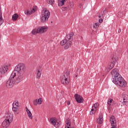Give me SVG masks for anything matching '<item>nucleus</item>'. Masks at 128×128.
Wrapping results in <instances>:
<instances>
[{
  "mask_svg": "<svg viewBox=\"0 0 128 128\" xmlns=\"http://www.w3.org/2000/svg\"><path fill=\"white\" fill-rule=\"evenodd\" d=\"M26 72V66L24 64L17 65L12 72L9 80L6 82V86L8 88H10L14 84H18L20 82H22L24 72Z\"/></svg>",
  "mask_w": 128,
  "mask_h": 128,
  "instance_id": "nucleus-1",
  "label": "nucleus"
},
{
  "mask_svg": "<svg viewBox=\"0 0 128 128\" xmlns=\"http://www.w3.org/2000/svg\"><path fill=\"white\" fill-rule=\"evenodd\" d=\"M120 71L116 69H114L111 72V74L113 78V82L121 86V88H126V82L124 80V78L120 74Z\"/></svg>",
  "mask_w": 128,
  "mask_h": 128,
  "instance_id": "nucleus-2",
  "label": "nucleus"
},
{
  "mask_svg": "<svg viewBox=\"0 0 128 128\" xmlns=\"http://www.w3.org/2000/svg\"><path fill=\"white\" fill-rule=\"evenodd\" d=\"M14 120V114L12 113H8L6 114V119L2 122V126L4 128H8L11 122Z\"/></svg>",
  "mask_w": 128,
  "mask_h": 128,
  "instance_id": "nucleus-3",
  "label": "nucleus"
},
{
  "mask_svg": "<svg viewBox=\"0 0 128 128\" xmlns=\"http://www.w3.org/2000/svg\"><path fill=\"white\" fill-rule=\"evenodd\" d=\"M50 16V12L46 8L43 9V12H42V17L40 18V20L42 22H46L48 20V18Z\"/></svg>",
  "mask_w": 128,
  "mask_h": 128,
  "instance_id": "nucleus-4",
  "label": "nucleus"
},
{
  "mask_svg": "<svg viewBox=\"0 0 128 128\" xmlns=\"http://www.w3.org/2000/svg\"><path fill=\"white\" fill-rule=\"evenodd\" d=\"M48 31V27L46 26H39L36 28L32 32V34H44Z\"/></svg>",
  "mask_w": 128,
  "mask_h": 128,
  "instance_id": "nucleus-5",
  "label": "nucleus"
},
{
  "mask_svg": "<svg viewBox=\"0 0 128 128\" xmlns=\"http://www.w3.org/2000/svg\"><path fill=\"white\" fill-rule=\"evenodd\" d=\"M60 82L62 84H70V71L66 72L65 74L60 77Z\"/></svg>",
  "mask_w": 128,
  "mask_h": 128,
  "instance_id": "nucleus-6",
  "label": "nucleus"
},
{
  "mask_svg": "<svg viewBox=\"0 0 128 128\" xmlns=\"http://www.w3.org/2000/svg\"><path fill=\"white\" fill-rule=\"evenodd\" d=\"M116 60H118V57H116L114 54H112L110 59V63L109 64L108 66L109 70H112V68H114Z\"/></svg>",
  "mask_w": 128,
  "mask_h": 128,
  "instance_id": "nucleus-7",
  "label": "nucleus"
},
{
  "mask_svg": "<svg viewBox=\"0 0 128 128\" xmlns=\"http://www.w3.org/2000/svg\"><path fill=\"white\" fill-rule=\"evenodd\" d=\"M18 108H20V106H18V101L15 100L12 104V110L16 116L20 114V112H18Z\"/></svg>",
  "mask_w": 128,
  "mask_h": 128,
  "instance_id": "nucleus-8",
  "label": "nucleus"
},
{
  "mask_svg": "<svg viewBox=\"0 0 128 128\" xmlns=\"http://www.w3.org/2000/svg\"><path fill=\"white\" fill-rule=\"evenodd\" d=\"M74 98L76 102L78 104H82L84 102V98L78 94H75Z\"/></svg>",
  "mask_w": 128,
  "mask_h": 128,
  "instance_id": "nucleus-9",
  "label": "nucleus"
},
{
  "mask_svg": "<svg viewBox=\"0 0 128 128\" xmlns=\"http://www.w3.org/2000/svg\"><path fill=\"white\" fill-rule=\"evenodd\" d=\"M36 10H38V7H36V6H34L30 11L28 10H25L24 13L27 16H30V14H32Z\"/></svg>",
  "mask_w": 128,
  "mask_h": 128,
  "instance_id": "nucleus-10",
  "label": "nucleus"
},
{
  "mask_svg": "<svg viewBox=\"0 0 128 128\" xmlns=\"http://www.w3.org/2000/svg\"><path fill=\"white\" fill-rule=\"evenodd\" d=\"M66 6H67L68 10H72V8H74V2L70 0L68 1Z\"/></svg>",
  "mask_w": 128,
  "mask_h": 128,
  "instance_id": "nucleus-11",
  "label": "nucleus"
},
{
  "mask_svg": "<svg viewBox=\"0 0 128 128\" xmlns=\"http://www.w3.org/2000/svg\"><path fill=\"white\" fill-rule=\"evenodd\" d=\"M8 66H2L0 68V72L2 74H4L8 72Z\"/></svg>",
  "mask_w": 128,
  "mask_h": 128,
  "instance_id": "nucleus-12",
  "label": "nucleus"
},
{
  "mask_svg": "<svg viewBox=\"0 0 128 128\" xmlns=\"http://www.w3.org/2000/svg\"><path fill=\"white\" fill-rule=\"evenodd\" d=\"M74 34L73 32H71L70 33V34L66 36L65 40L67 42H70V40H72V38L74 36Z\"/></svg>",
  "mask_w": 128,
  "mask_h": 128,
  "instance_id": "nucleus-13",
  "label": "nucleus"
},
{
  "mask_svg": "<svg viewBox=\"0 0 128 128\" xmlns=\"http://www.w3.org/2000/svg\"><path fill=\"white\" fill-rule=\"evenodd\" d=\"M72 41H67L65 46H64V50H68L72 46Z\"/></svg>",
  "mask_w": 128,
  "mask_h": 128,
  "instance_id": "nucleus-14",
  "label": "nucleus"
},
{
  "mask_svg": "<svg viewBox=\"0 0 128 128\" xmlns=\"http://www.w3.org/2000/svg\"><path fill=\"white\" fill-rule=\"evenodd\" d=\"M110 122L111 123V126H114V124H116V119L114 118V116H112L110 118Z\"/></svg>",
  "mask_w": 128,
  "mask_h": 128,
  "instance_id": "nucleus-15",
  "label": "nucleus"
},
{
  "mask_svg": "<svg viewBox=\"0 0 128 128\" xmlns=\"http://www.w3.org/2000/svg\"><path fill=\"white\" fill-rule=\"evenodd\" d=\"M65 128H74V127H72L70 126V120L69 118L66 120V124L65 125Z\"/></svg>",
  "mask_w": 128,
  "mask_h": 128,
  "instance_id": "nucleus-16",
  "label": "nucleus"
},
{
  "mask_svg": "<svg viewBox=\"0 0 128 128\" xmlns=\"http://www.w3.org/2000/svg\"><path fill=\"white\" fill-rule=\"evenodd\" d=\"M68 0H58V6H64V2Z\"/></svg>",
  "mask_w": 128,
  "mask_h": 128,
  "instance_id": "nucleus-17",
  "label": "nucleus"
},
{
  "mask_svg": "<svg viewBox=\"0 0 128 128\" xmlns=\"http://www.w3.org/2000/svg\"><path fill=\"white\" fill-rule=\"evenodd\" d=\"M97 122L98 124H101L104 122V118L102 116H99V118L97 120Z\"/></svg>",
  "mask_w": 128,
  "mask_h": 128,
  "instance_id": "nucleus-18",
  "label": "nucleus"
},
{
  "mask_svg": "<svg viewBox=\"0 0 128 128\" xmlns=\"http://www.w3.org/2000/svg\"><path fill=\"white\" fill-rule=\"evenodd\" d=\"M42 76V71L40 70H38L36 72V78L40 79V76Z\"/></svg>",
  "mask_w": 128,
  "mask_h": 128,
  "instance_id": "nucleus-19",
  "label": "nucleus"
},
{
  "mask_svg": "<svg viewBox=\"0 0 128 128\" xmlns=\"http://www.w3.org/2000/svg\"><path fill=\"white\" fill-rule=\"evenodd\" d=\"M18 18V15L17 14H15L12 16V20H16Z\"/></svg>",
  "mask_w": 128,
  "mask_h": 128,
  "instance_id": "nucleus-20",
  "label": "nucleus"
},
{
  "mask_svg": "<svg viewBox=\"0 0 128 128\" xmlns=\"http://www.w3.org/2000/svg\"><path fill=\"white\" fill-rule=\"evenodd\" d=\"M50 122H51V124L54 126V124H56V119L54 118H50Z\"/></svg>",
  "mask_w": 128,
  "mask_h": 128,
  "instance_id": "nucleus-21",
  "label": "nucleus"
},
{
  "mask_svg": "<svg viewBox=\"0 0 128 128\" xmlns=\"http://www.w3.org/2000/svg\"><path fill=\"white\" fill-rule=\"evenodd\" d=\"M112 102H114V100L112 99H110L109 100H108L107 102L108 106H112Z\"/></svg>",
  "mask_w": 128,
  "mask_h": 128,
  "instance_id": "nucleus-22",
  "label": "nucleus"
},
{
  "mask_svg": "<svg viewBox=\"0 0 128 128\" xmlns=\"http://www.w3.org/2000/svg\"><path fill=\"white\" fill-rule=\"evenodd\" d=\"M27 114L30 120H32V114L30 111H29V112H27Z\"/></svg>",
  "mask_w": 128,
  "mask_h": 128,
  "instance_id": "nucleus-23",
  "label": "nucleus"
},
{
  "mask_svg": "<svg viewBox=\"0 0 128 128\" xmlns=\"http://www.w3.org/2000/svg\"><path fill=\"white\" fill-rule=\"evenodd\" d=\"M2 13L0 12V26H2L4 22V20L2 19Z\"/></svg>",
  "mask_w": 128,
  "mask_h": 128,
  "instance_id": "nucleus-24",
  "label": "nucleus"
},
{
  "mask_svg": "<svg viewBox=\"0 0 128 128\" xmlns=\"http://www.w3.org/2000/svg\"><path fill=\"white\" fill-rule=\"evenodd\" d=\"M66 42H68V41L65 39L64 40H62L61 42H60V45L61 46H64V44H66Z\"/></svg>",
  "mask_w": 128,
  "mask_h": 128,
  "instance_id": "nucleus-25",
  "label": "nucleus"
},
{
  "mask_svg": "<svg viewBox=\"0 0 128 128\" xmlns=\"http://www.w3.org/2000/svg\"><path fill=\"white\" fill-rule=\"evenodd\" d=\"M98 26H100V23L98 22H96L94 25H93V28H98Z\"/></svg>",
  "mask_w": 128,
  "mask_h": 128,
  "instance_id": "nucleus-26",
  "label": "nucleus"
},
{
  "mask_svg": "<svg viewBox=\"0 0 128 128\" xmlns=\"http://www.w3.org/2000/svg\"><path fill=\"white\" fill-rule=\"evenodd\" d=\"M38 104H42V98H40L38 100Z\"/></svg>",
  "mask_w": 128,
  "mask_h": 128,
  "instance_id": "nucleus-27",
  "label": "nucleus"
},
{
  "mask_svg": "<svg viewBox=\"0 0 128 128\" xmlns=\"http://www.w3.org/2000/svg\"><path fill=\"white\" fill-rule=\"evenodd\" d=\"M48 4H54V0H49Z\"/></svg>",
  "mask_w": 128,
  "mask_h": 128,
  "instance_id": "nucleus-28",
  "label": "nucleus"
},
{
  "mask_svg": "<svg viewBox=\"0 0 128 128\" xmlns=\"http://www.w3.org/2000/svg\"><path fill=\"white\" fill-rule=\"evenodd\" d=\"M62 10H63V12H64L66 10H68V6H63L62 7Z\"/></svg>",
  "mask_w": 128,
  "mask_h": 128,
  "instance_id": "nucleus-29",
  "label": "nucleus"
},
{
  "mask_svg": "<svg viewBox=\"0 0 128 128\" xmlns=\"http://www.w3.org/2000/svg\"><path fill=\"white\" fill-rule=\"evenodd\" d=\"M38 99H36L35 100H34L33 104L34 106H38Z\"/></svg>",
  "mask_w": 128,
  "mask_h": 128,
  "instance_id": "nucleus-30",
  "label": "nucleus"
},
{
  "mask_svg": "<svg viewBox=\"0 0 128 128\" xmlns=\"http://www.w3.org/2000/svg\"><path fill=\"white\" fill-rule=\"evenodd\" d=\"M58 124H60V123H58L57 121H56V124H54V126L56 128H58Z\"/></svg>",
  "mask_w": 128,
  "mask_h": 128,
  "instance_id": "nucleus-31",
  "label": "nucleus"
},
{
  "mask_svg": "<svg viewBox=\"0 0 128 128\" xmlns=\"http://www.w3.org/2000/svg\"><path fill=\"white\" fill-rule=\"evenodd\" d=\"M127 100H128V98H126L124 97L123 98V102H125V103L126 102Z\"/></svg>",
  "mask_w": 128,
  "mask_h": 128,
  "instance_id": "nucleus-32",
  "label": "nucleus"
},
{
  "mask_svg": "<svg viewBox=\"0 0 128 128\" xmlns=\"http://www.w3.org/2000/svg\"><path fill=\"white\" fill-rule=\"evenodd\" d=\"M93 106H95V108L96 110V108L98 106V103H96Z\"/></svg>",
  "mask_w": 128,
  "mask_h": 128,
  "instance_id": "nucleus-33",
  "label": "nucleus"
},
{
  "mask_svg": "<svg viewBox=\"0 0 128 128\" xmlns=\"http://www.w3.org/2000/svg\"><path fill=\"white\" fill-rule=\"evenodd\" d=\"M103 20H102V18H100V19H99L98 22H100V24H102V22Z\"/></svg>",
  "mask_w": 128,
  "mask_h": 128,
  "instance_id": "nucleus-34",
  "label": "nucleus"
},
{
  "mask_svg": "<svg viewBox=\"0 0 128 128\" xmlns=\"http://www.w3.org/2000/svg\"><path fill=\"white\" fill-rule=\"evenodd\" d=\"M94 110H96V107L92 106V110H91V112H94Z\"/></svg>",
  "mask_w": 128,
  "mask_h": 128,
  "instance_id": "nucleus-35",
  "label": "nucleus"
},
{
  "mask_svg": "<svg viewBox=\"0 0 128 128\" xmlns=\"http://www.w3.org/2000/svg\"><path fill=\"white\" fill-rule=\"evenodd\" d=\"M68 106H70V101H67L66 102Z\"/></svg>",
  "mask_w": 128,
  "mask_h": 128,
  "instance_id": "nucleus-36",
  "label": "nucleus"
},
{
  "mask_svg": "<svg viewBox=\"0 0 128 128\" xmlns=\"http://www.w3.org/2000/svg\"><path fill=\"white\" fill-rule=\"evenodd\" d=\"M94 112L93 111H90V116H92V114H94Z\"/></svg>",
  "mask_w": 128,
  "mask_h": 128,
  "instance_id": "nucleus-37",
  "label": "nucleus"
},
{
  "mask_svg": "<svg viewBox=\"0 0 128 128\" xmlns=\"http://www.w3.org/2000/svg\"><path fill=\"white\" fill-rule=\"evenodd\" d=\"M26 112H30V110H28V108L27 107H26Z\"/></svg>",
  "mask_w": 128,
  "mask_h": 128,
  "instance_id": "nucleus-38",
  "label": "nucleus"
},
{
  "mask_svg": "<svg viewBox=\"0 0 128 128\" xmlns=\"http://www.w3.org/2000/svg\"><path fill=\"white\" fill-rule=\"evenodd\" d=\"M122 32V30L119 28L118 30V33L120 34V32Z\"/></svg>",
  "mask_w": 128,
  "mask_h": 128,
  "instance_id": "nucleus-39",
  "label": "nucleus"
},
{
  "mask_svg": "<svg viewBox=\"0 0 128 128\" xmlns=\"http://www.w3.org/2000/svg\"><path fill=\"white\" fill-rule=\"evenodd\" d=\"M121 14V16H118V17H119V18H120V16H122V13H121V12H118V14Z\"/></svg>",
  "mask_w": 128,
  "mask_h": 128,
  "instance_id": "nucleus-40",
  "label": "nucleus"
},
{
  "mask_svg": "<svg viewBox=\"0 0 128 128\" xmlns=\"http://www.w3.org/2000/svg\"><path fill=\"white\" fill-rule=\"evenodd\" d=\"M82 4H80V8H82Z\"/></svg>",
  "mask_w": 128,
  "mask_h": 128,
  "instance_id": "nucleus-41",
  "label": "nucleus"
},
{
  "mask_svg": "<svg viewBox=\"0 0 128 128\" xmlns=\"http://www.w3.org/2000/svg\"><path fill=\"white\" fill-rule=\"evenodd\" d=\"M78 70H79V72H80V68L78 69L77 72H78Z\"/></svg>",
  "mask_w": 128,
  "mask_h": 128,
  "instance_id": "nucleus-42",
  "label": "nucleus"
},
{
  "mask_svg": "<svg viewBox=\"0 0 128 128\" xmlns=\"http://www.w3.org/2000/svg\"><path fill=\"white\" fill-rule=\"evenodd\" d=\"M98 18H102V16H100V15L98 16Z\"/></svg>",
  "mask_w": 128,
  "mask_h": 128,
  "instance_id": "nucleus-43",
  "label": "nucleus"
},
{
  "mask_svg": "<svg viewBox=\"0 0 128 128\" xmlns=\"http://www.w3.org/2000/svg\"><path fill=\"white\" fill-rule=\"evenodd\" d=\"M1 38H2V35H0V40Z\"/></svg>",
  "mask_w": 128,
  "mask_h": 128,
  "instance_id": "nucleus-44",
  "label": "nucleus"
},
{
  "mask_svg": "<svg viewBox=\"0 0 128 128\" xmlns=\"http://www.w3.org/2000/svg\"><path fill=\"white\" fill-rule=\"evenodd\" d=\"M77 77H78V75H76V78H77Z\"/></svg>",
  "mask_w": 128,
  "mask_h": 128,
  "instance_id": "nucleus-45",
  "label": "nucleus"
},
{
  "mask_svg": "<svg viewBox=\"0 0 128 128\" xmlns=\"http://www.w3.org/2000/svg\"><path fill=\"white\" fill-rule=\"evenodd\" d=\"M95 110V111H94V112H96V110Z\"/></svg>",
  "mask_w": 128,
  "mask_h": 128,
  "instance_id": "nucleus-46",
  "label": "nucleus"
},
{
  "mask_svg": "<svg viewBox=\"0 0 128 128\" xmlns=\"http://www.w3.org/2000/svg\"><path fill=\"white\" fill-rule=\"evenodd\" d=\"M95 110V111H94V112H96V110Z\"/></svg>",
  "mask_w": 128,
  "mask_h": 128,
  "instance_id": "nucleus-47",
  "label": "nucleus"
},
{
  "mask_svg": "<svg viewBox=\"0 0 128 128\" xmlns=\"http://www.w3.org/2000/svg\"><path fill=\"white\" fill-rule=\"evenodd\" d=\"M81 38H82V36H81Z\"/></svg>",
  "mask_w": 128,
  "mask_h": 128,
  "instance_id": "nucleus-48",
  "label": "nucleus"
},
{
  "mask_svg": "<svg viewBox=\"0 0 128 128\" xmlns=\"http://www.w3.org/2000/svg\"><path fill=\"white\" fill-rule=\"evenodd\" d=\"M51 23L52 24V22H51Z\"/></svg>",
  "mask_w": 128,
  "mask_h": 128,
  "instance_id": "nucleus-49",
  "label": "nucleus"
},
{
  "mask_svg": "<svg viewBox=\"0 0 128 128\" xmlns=\"http://www.w3.org/2000/svg\"><path fill=\"white\" fill-rule=\"evenodd\" d=\"M102 16H104V14H102Z\"/></svg>",
  "mask_w": 128,
  "mask_h": 128,
  "instance_id": "nucleus-50",
  "label": "nucleus"
}]
</instances>
